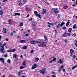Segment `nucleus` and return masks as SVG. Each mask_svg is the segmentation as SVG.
<instances>
[{"instance_id": "nucleus-5", "label": "nucleus", "mask_w": 77, "mask_h": 77, "mask_svg": "<svg viewBox=\"0 0 77 77\" xmlns=\"http://www.w3.org/2000/svg\"><path fill=\"white\" fill-rule=\"evenodd\" d=\"M42 12L43 14H46L47 13V10H46V9H44L42 10Z\"/></svg>"}, {"instance_id": "nucleus-34", "label": "nucleus", "mask_w": 77, "mask_h": 77, "mask_svg": "<svg viewBox=\"0 0 77 77\" xmlns=\"http://www.w3.org/2000/svg\"><path fill=\"white\" fill-rule=\"evenodd\" d=\"M9 23H8V24H10L11 23V20H8Z\"/></svg>"}, {"instance_id": "nucleus-60", "label": "nucleus", "mask_w": 77, "mask_h": 77, "mask_svg": "<svg viewBox=\"0 0 77 77\" xmlns=\"http://www.w3.org/2000/svg\"><path fill=\"white\" fill-rule=\"evenodd\" d=\"M29 21H32V18H31V19H29Z\"/></svg>"}, {"instance_id": "nucleus-22", "label": "nucleus", "mask_w": 77, "mask_h": 77, "mask_svg": "<svg viewBox=\"0 0 77 77\" xmlns=\"http://www.w3.org/2000/svg\"><path fill=\"white\" fill-rule=\"evenodd\" d=\"M34 14L36 16H38V12L36 11H34Z\"/></svg>"}, {"instance_id": "nucleus-46", "label": "nucleus", "mask_w": 77, "mask_h": 77, "mask_svg": "<svg viewBox=\"0 0 77 77\" xmlns=\"http://www.w3.org/2000/svg\"><path fill=\"white\" fill-rule=\"evenodd\" d=\"M52 73L53 74H56V73L53 71H52Z\"/></svg>"}, {"instance_id": "nucleus-27", "label": "nucleus", "mask_w": 77, "mask_h": 77, "mask_svg": "<svg viewBox=\"0 0 77 77\" xmlns=\"http://www.w3.org/2000/svg\"><path fill=\"white\" fill-rule=\"evenodd\" d=\"M39 60V59L38 57H36L35 58V62H38Z\"/></svg>"}, {"instance_id": "nucleus-42", "label": "nucleus", "mask_w": 77, "mask_h": 77, "mask_svg": "<svg viewBox=\"0 0 77 77\" xmlns=\"http://www.w3.org/2000/svg\"><path fill=\"white\" fill-rule=\"evenodd\" d=\"M4 57H8V54H6L4 55Z\"/></svg>"}, {"instance_id": "nucleus-16", "label": "nucleus", "mask_w": 77, "mask_h": 77, "mask_svg": "<svg viewBox=\"0 0 77 77\" xmlns=\"http://www.w3.org/2000/svg\"><path fill=\"white\" fill-rule=\"evenodd\" d=\"M36 42H38V43H41V41L39 39H38L36 41H35Z\"/></svg>"}, {"instance_id": "nucleus-48", "label": "nucleus", "mask_w": 77, "mask_h": 77, "mask_svg": "<svg viewBox=\"0 0 77 77\" xmlns=\"http://www.w3.org/2000/svg\"><path fill=\"white\" fill-rule=\"evenodd\" d=\"M6 45V43H4L3 44V46H2V47H4V46H5V45Z\"/></svg>"}, {"instance_id": "nucleus-15", "label": "nucleus", "mask_w": 77, "mask_h": 77, "mask_svg": "<svg viewBox=\"0 0 77 77\" xmlns=\"http://www.w3.org/2000/svg\"><path fill=\"white\" fill-rule=\"evenodd\" d=\"M27 46H24L22 47V49H24V50H26V49H27Z\"/></svg>"}, {"instance_id": "nucleus-51", "label": "nucleus", "mask_w": 77, "mask_h": 77, "mask_svg": "<svg viewBox=\"0 0 77 77\" xmlns=\"http://www.w3.org/2000/svg\"><path fill=\"white\" fill-rule=\"evenodd\" d=\"M38 47H42V44L38 45Z\"/></svg>"}, {"instance_id": "nucleus-55", "label": "nucleus", "mask_w": 77, "mask_h": 77, "mask_svg": "<svg viewBox=\"0 0 77 77\" xmlns=\"http://www.w3.org/2000/svg\"><path fill=\"white\" fill-rule=\"evenodd\" d=\"M62 69V68H60L58 70V71L60 72V70H61V69Z\"/></svg>"}, {"instance_id": "nucleus-4", "label": "nucleus", "mask_w": 77, "mask_h": 77, "mask_svg": "<svg viewBox=\"0 0 77 77\" xmlns=\"http://www.w3.org/2000/svg\"><path fill=\"white\" fill-rule=\"evenodd\" d=\"M62 62L63 61H62V59H60L57 62V63H60L61 64L62 63Z\"/></svg>"}, {"instance_id": "nucleus-25", "label": "nucleus", "mask_w": 77, "mask_h": 77, "mask_svg": "<svg viewBox=\"0 0 77 77\" xmlns=\"http://www.w3.org/2000/svg\"><path fill=\"white\" fill-rule=\"evenodd\" d=\"M71 30H72V28H70L68 29L69 32H71Z\"/></svg>"}, {"instance_id": "nucleus-59", "label": "nucleus", "mask_w": 77, "mask_h": 77, "mask_svg": "<svg viewBox=\"0 0 77 77\" xmlns=\"http://www.w3.org/2000/svg\"><path fill=\"white\" fill-rule=\"evenodd\" d=\"M37 65V64H35L34 65V66H36Z\"/></svg>"}, {"instance_id": "nucleus-24", "label": "nucleus", "mask_w": 77, "mask_h": 77, "mask_svg": "<svg viewBox=\"0 0 77 77\" xmlns=\"http://www.w3.org/2000/svg\"><path fill=\"white\" fill-rule=\"evenodd\" d=\"M20 26H21V27H22V26H23V22H20Z\"/></svg>"}, {"instance_id": "nucleus-31", "label": "nucleus", "mask_w": 77, "mask_h": 77, "mask_svg": "<svg viewBox=\"0 0 77 77\" xmlns=\"http://www.w3.org/2000/svg\"><path fill=\"white\" fill-rule=\"evenodd\" d=\"M42 47H45L46 46V44L45 43L43 44H42Z\"/></svg>"}, {"instance_id": "nucleus-30", "label": "nucleus", "mask_w": 77, "mask_h": 77, "mask_svg": "<svg viewBox=\"0 0 77 77\" xmlns=\"http://www.w3.org/2000/svg\"><path fill=\"white\" fill-rule=\"evenodd\" d=\"M60 24H59L58 25H57V29H59V27H60Z\"/></svg>"}, {"instance_id": "nucleus-13", "label": "nucleus", "mask_w": 77, "mask_h": 77, "mask_svg": "<svg viewBox=\"0 0 77 77\" xmlns=\"http://www.w3.org/2000/svg\"><path fill=\"white\" fill-rule=\"evenodd\" d=\"M66 35V37L67 36H69V35H71V33H68L67 34H65Z\"/></svg>"}, {"instance_id": "nucleus-12", "label": "nucleus", "mask_w": 77, "mask_h": 77, "mask_svg": "<svg viewBox=\"0 0 77 77\" xmlns=\"http://www.w3.org/2000/svg\"><path fill=\"white\" fill-rule=\"evenodd\" d=\"M3 29L4 30L2 31L3 33H6L7 30H6L5 28H4Z\"/></svg>"}, {"instance_id": "nucleus-17", "label": "nucleus", "mask_w": 77, "mask_h": 77, "mask_svg": "<svg viewBox=\"0 0 77 77\" xmlns=\"http://www.w3.org/2000/svg\"><path fill=\"white\" fill-rule=\"evenodd\" d=\"M31 44H36V41H32L30 42Z\"/></svg>"}, {"instance_id": "nucleus-62", "label": "nucleus", "mask_w": 77, "mask_h": 77, "mask_svg": "<svg viewBox=\"0 0 77 77\" xmlns=\"http://www.w3.org/2000/svg\"><path fill=\"white\" fill-rule=\"evenodd\" d=\"M64 66H63L62 65V66H61V68H62H62H63Z\"/></svg>"}, {"instance_id": "nucleus-53", "label": "nucleus", "mask_w": 77, "mask_h": 77, "mask_svg": "<svg viewBox=\"0 0 77 77\" xmlns=\"http://www.w3.org/2000/svg\"><path fill=\"white\" fill-rule=\"evenodd\" d=\"M63 72H65V69H63Z\"/></svg>"}, {"instance_id": "nucleus-36", "label": "nucleus", "mask_w": 77, "mask_h": 77, "mask_svg": "<svg viewBox=\"0 0 77 77\" xmlns=\"http://www.w3.org/2000/svg\"><path fill=\"white\" fill-rule=\"evenodd\" d=\"M56 58H55L52 60L53 61H56Z\"/></svg>"}, {"instance_id": "nucleus-52", "label": "nucleus", "mask_w": 77, "mask_h": 77, "mask_svg": "<svg viewBox=\"0 0 77 77\" xmlns=\"http://www.w3.org/2000/svg\"><path fill=\"white\" fill-rule=\"evenodd\" d=\"M48 24H51V25H52V26H54V24L53 23H48Z\"/></svg>"}, {"instance_id": "nucleus-49", "label": "nucleus", "mask_w": 77, "mask_h": 77, "mask_svg": "<svg viewBox=\"0 0 77 77\" xmlns=\"http://www.w3.org/2000/svg\"><path fill=\"white\" fill-rule=\"evenodd\" d=\"M60 15L58 14V18H60Z\"/></svg>"}, {"instance_id": "nucleus-21", "label": "nucleus", "mask_w": 77, "mask_h": 77, "mask_svg": "<svg viewBox=\"0 0 77 77\" xmlns=\"http://www.w3.org/2000/svg\"><path fill=\"white\" fill-rule=\"evenodd\" d=\"M3 11L2 10H0V14L1 15H3Z\"/></svg>"}, {"instance_id": "nucleus-47", "label": "nucleus", "mask_w": 77, "mask_h": 77, "mask_svg": "<svg viewBox=\"0 0 77 77\" xmlns=\"http://www.w3.org/2000/svg\"><path fill=\"white\" fill-rule=\"evenodd\" d=\"M63 30H65V29H66V27L65 26H64L63 27Z\"/></svg>"}, {"instance_id": "nucleus-56", "label": "nucleus", "mask_w": 77, "mask_h": 77, "mask_svg": "<svg viewBox=\"0 0 77 77\" xmlns=\"http://www.w3.org/2000/svg\"><path fill=\"white\" fill-rule=\"evenodd\" d=\"M13 32L11 33L10 36H12L13 35Z\"/></svg>"}, {"instance_id": "nucleus-61", "label": "nucleus", "mask_w": 77, "mask_h": 77, "mask_svg": "<svg viewBox=\"0 0 77 77\" xmlns=\"http://www.w3.org/2000/svg\"><path fill=\"white\" fill-rule=\"evenodd\" d=\"M41 43L42 44H43V43H44V41L41 42Z\"/></svg>"}, {"instance_id": "nucleus-1", "label": "nucleus", "mask_w": 77, "mask_h": 77, "mask_svg": "<svg viewBox=\"0 0 77 77\" xmlns=\"http://www.w3.org/2000/svg\"><path fill=\"white\" fill-rule=\"evenodd\" d=\"M39 72L42 73L43 75L45 74V69H42L38 71Z\"/></svg>"}, {"instance_id": "nucleus-20", "label": "nucleus", "mask_w": 77, "mask_h": 77, "mask_svg": "<svg viewBox=\"0 0 77 77\" xmlns=\"http://www.w3.org/2000/svg\"><path fill=\"white\" fill-rule=\"evenodd\" d=\"M64 24H65V23L62 22L60 25V27H62V26H63Z\"/></svg>"}, {"instance_id": "nucleus-28", "label": "nucleus", "mask_w": 77, "mask_h": 77, "mask_svg": "<svg viewBox=\"0 0 77 77\" xmlns=\"http://www.w3.org/2000/svg\"><path fill=\"white\" fill-rule=\"evenodd\" d=\"M36 68V66H32L31 69H34L35 68Z\"/></svg>"}, {"instance_id": "nucleus-11", "label": "nucleus", "mask_w": 77, "mask_h": 77, "mask_svg": "<svg viewBox=\"0 0 77 77\" xmlns=\"http://www.w3.org/2000/svg\"><path fill=\"white\" fill-rule=\"evenodd\" d=\"M0 60L2 62L4 63V58H0Z\"/></svg>"}, {"instance_id": "nucleus-57", "label": "nucleus", "mask_w": 77, "mask_h": 77, "mask_svg": "<svg viewBox=\"0 0 77 77\" xmlns=\"http://www.w3.org/2000/svg\"><path fill=\"white\" fill-rule=\"evenodd\" d=\"M33 52H34V50H32L31 51H30V53H33Z\"/></svg>"}, {"instance_id": "nucleus-32", "label": "nucleus", "mask_w": 77, "mask_h": 77, "mask_svg": "<svg viewBox=\"0 0 77 77\" xmlns=\"http://www.w3.org/2000/svg\"><path fill=\"white\" fill-rule=\"evenodd\" d=\"M37 16L39 17V18H40V19H41L42 17H41V14H38Z\"/></svg>"}, {"instance_id": "nucleus-2", "label": "nucleus", "mask_w": 77, "mask_h": 77, "mask_svg": "<svg viewBox=\"0 0 77 77\" xmlns=\"http://www.w3.org/2000/svg\"><path fill=\"white\" fill-rule=\"evenodd\" d=\"M4 49V47L2 46V47L0 49V52L2 53H5V51H3Z\"/></svg>"}, {"instance_id": "nucleus-43", "label": "nucleus", "mask_w": 77, "mask_h": 77, "mask_svg": "<svg viewBox=\"0 0 77 77\" xmlns=\"http://www.w3.org/2000/svg\"><path fill=\"white\" fill-rule=\"evenodd\" d=\"M46 2H47V1H45V3H46L47 5H49V3H48Z\"/></svg>"}, {"instance_id": "nucleus-18", "label": "nucleus", "mask_w": 77, "mask_h": 77, "mask_svg": "<svg viewBox=\"0 0 77 77\" xmlns=\"http://www.w3.org/2000/svg\"><path fill=\"white\" fill-rule=\"evenodd\" d=\"M74 50L72 49L70 51V53H74Z\"/></svg>"}, {"instance_id": "nucleus-50", "label": "nucleus", "mask_w": 77, "mask_h": 77, "mask_svg": "<svg viewBox=\"0 0 77 77\" xmlns=\"http://www.w3.org/2000/svg\"><path fill=\"white\" fill-rule=\"evenodd\" d=\"M51 77H56V75H52L51 76Z\"/></svg>"}, {"instance_id": "nucleus-64", "label": "nucleus", "mask_w": 77, "mask_h": 77, "mask_svg": "<svg viewBox=\"0 0 77 77\" xmlns=\"http://www.w3.org/2000/svg\"><path fill=\"white\" fill-rule=\"evenodd\" d=\"M2 77H5V75H3L2 76Z\"/></svg>"}, {"instance_id": "nucleus-7", "label": "nucleus", "mask_w": 77, "mask_h": 77, "mask_svg": "<svg viewBox=\"0 0 77 77\" xmlns=\"http://www.w3.org/2000/svg\"><path fill=\"white\" fill-rule=\"evenodd\" d=\"M22 72L23 71L22 70H20L18 72V76L20 75L21 74V73H22Z\"/></svg>"}, {"instance_id": "nucleus-41", "label": "nucleus", "mask_w": 77, "mask_h": 77, "mask_svg": "<svg viewBox=\"0 0 77 77\" xmlns=\"http://www.w3.org/2000/svg\"><path fill=\"white\" fill-rule=\"evenodd\" d=\"M45 39V41H47V37H46V36H44Z\"/></svg>"}, {"instance_id": "nucleus-40", "label": "nucleus", "mask_w": 77, "mask_h": 77, "mask_svg": "<svg viewBox=\"0 0 77 77\" xmlns=\"http://www.w3.org/2000/svg\"><path fill=\"white\" fill-rule=\"evenodd\" d=\"M24 68V67L23 66H21L20 67V69H23V68Z\"/></svg>"}, {"instance_id": "nucleus-37", "label": "nucleus", "mask_w": 77, "mask_h": 77, "mask_svg": "<svg viewBox=\"0 0 77 77\" xmlns=\"http://www.w3.org/2000/svg\"><path fill=\"white\" fill-rule=\"evenodd\" d=\"M62 37H66L65 34H63L62 35Z\"/></svg>"}, {"instance_id": "nucleus-8", "label": "nucleus", "mask_w": 77, "mask_h": 77, "mask_svg": "<svg viewBox=\"0 0 77 77\" xmlns=\"http://www.w3.org/2000/svg\"><path fill=\"white\" fill-rule=\"evenodd\" d=\"M26 41L25 40H22L20 41V42L21 43H24V42H26Z\"/></svg>"}, {"instance_id": "nucleus-29", "label": "nucleus", "mask_w": 77, "mask_h": 77, "mask_svg": "<svg viewBox=\"0 0 77 77\" xmlns=\"http://www.w3.org/2000/svg\"><path fill=\"white\" fill-rule=\"evenodd\" d=\"M23 65L24 66H26V61H24L23 63Z\"/></svg>"}, {"instance_id": "nucleus-54", "label": "nucleus", "mask_w": 77, "mask_h": 77, "mask_svg": "<svg viewBox=\"0 0 77 77\" xmlns=\"http://www.w3.org/2000/svg\"><path fill=\"white\" fill-rule=\"evenodd\" d=\"M19 5H20V6H21V5H22V3H21V2H20L19 3Z\"/></svg>"}, {"instance_id": "nucleus-6", "label": "nucleus", "mask_w": 77, "mask_h": 77, "mask_svg": "<svg viewBox=\"0 0 77 77\" xmlns=\"http://www.w3.org/2000/svg\"><path fill=\"white\" fill-rule=\"evenodd\" d=\"M54 12L55 14H57L58 13V10H57V9H54Z\"/></svg>"}, {"instance_id": "nucleus-35", "label": "nucleus", "mask_w": 77, "mask_h": 77, "mask_svg": "<svg viewBox=\"0 0 77 77\" xmlns=\"http://www.w3.org/2000/svg\"><path fill=\"white\" fill-rule=\"evenodd\" d=\"M7 62H8L9 63H11V60H7Z\"/></svg>"}, {"instance_id": "nucleus-26", "label": "nucleus", "mask_w": 77, "mask_h": 77, "mask_svg": "<svg viewBox=\"0 0 77 77\" xmlns=\"http://www.w3.org/2000/svg\"><path fill=\"white\" fill-rule=\"evenodd\" d=\"M77 67V65H76V66H73V67L72 68V70L73 69H74V68H75V67Z\"/></svg>"}, {"instance_id": "nucleus-44", "label": "nucleus", "mask_w": 77, "mask_h": 77, "mask_svg": "<svg viewBox=\"0 0 77 77\" xmlns=\"http://www.w3.org/2000/svg\"><path fill=\"white\" fill-rule=\"evenodd\" d=\"M29 36V34L27 33L25 35V36L27 37Z\"/></svg>"}, {"instance_id": "nucleus-63", "label": "nucleus", "mask_w": 77, "mask_h": 77, "mask_svg": "<svg viewBox=\"0 0 77 77\" xmlns=\"http://www.w3.org/2000/svg\"><path fill=\"white\" fill-rule=\"evenodd\" d=\"M73 57L74 58H76V57H75V55H73Z\"/></svg>"}, {"instance_id": "nucleus-14", "label": "nucleus", "mask_w": 77, "mask_h": 77, "mask_svg": "<svg viewBox=\"0 0 77 77\" xmlns=\"http://www.w3.org/2000/svg\"><path fill=\"white\" fill-rule=\"evenodd\" d=\"M70 21V20H69L66 23V26H68L69 25V24Z\"/></svg>"}, {"instance_id": "nucleus-9", "label": "nucleus", "mask_w": 77, "mask_h": 77, "mask_svg": "<svg viewBox=\"0 0 77 77\" xmlns=\"http://www.w3.org/2000/svg\"><path fill=\"white\" fill-rule=\"evenodd\" d=\"M13 58H14V59H15V58H16V57H17V55L16 54H13Z\"/></svg>"}, {"instance_id": "nucleus-33", "label": "nucleus", "mask_w": 77, "mask_h": 77, "mask_svg": "<svg viewBox=\"0 0 77 77\" xmlns=\"http://www.w3.org/2000/svg\"><path fill=\"white\" fill-rule=\"evenodd\" d=\"M26 11H29V8L28 7H26Z\"/></svg>"}, {"instance_id": "nucleus-58", "label": "nucleus", "mask_w": 77, "mask_h": 77, "mask_svg": "<svg viewBox=\"0 0 77 77\" xmlns=\"http://www.w3.org/2000/svg\"><path fill=\"white\" fill-rule=\"evenodd\" d=\"M5 40L6 41H9V39H8V38H6Z\"/></svg>"}, {"instance_id": "nucleus-10", "label": "nucleus", "mask_w": 77, "mask_h": 77, "mask_svg": "<svg viewBox=\"0 0 77 77\" xmlns=\"http://www.w3.org/2000/svg\"><path fill=\"white\" fill-rule=\"evenodd\" d=\"M31 25L32 26H35L36 25V23L35 22H33L32 23Z\"/></svg>"}, {"instance_id": "nucleus-45", "label": "nucleus", "mask_w": 77, "mask_h": 77, "mask_svg": "<svg viewBox=\"0 0 77 77\" xmlns=\"http://www.w3.org/2000/svg\"><path fill=\"white\" fill-rule=\"evenodd\" d=\"M53 61L52 60L50 61L49 62L50 63H51L52 62H53Z\"/></svg>"}, {"instance_id": "nucleus-19", "label": "nucleus", "mask_w": 77, "mask_h": 77, "mask_svg": "<svg viewBox=\"0 0 77 77\" xmlns=\"http://www.w3.org/2000/svg\"><path fill=\"white\" fill-rule=\"evenodd\" d=\"M20 13H16L14 15V16H15L16 15H18L19 16V15H20Z\"/></svg>"}, {"instance_id": "nucleus-3", "label": "nucleus", "mask_w": 77, "mask_h": 77, "mask_svg": "<svg viewBox=\"0 0 77 77\" xmlns=\"http://www.w3.org/2000/svg\"><path fill=\"white\" fill-rule=\"evenodd\" d=\"M15 49L12 50H8L7 51V52L9 53H11V52H14V51H15Z\"/></svg>"}, {"instance_id": "nucleus-23", "label": "nucleus", "mask_w": 77, "mask_h": 77, "mask_svg": "<svg viewBox=\"0 0 77 77\" xmlns=\"http://www.w3.org/2000/svg\"><path fill=\"white\" fill-rule=\"evenodd\" d=\"M73 29H77V27H76V24H75L73 26Z\"/></svg>"}, {"instance_id": "nucleus-38", "label": "nucleus", "mask_w": 77, "mask_h": 77, "mask_svg": "<svg viewBox=\"0 0 77 77\" xmlns=\"http://www.w3.org/2000/svg\"><path fill=\"white\" fill-rule=\"evenodd\" d=\"M72 36H74V37H75V36H76V34L75 33H74V34H73Z\"/></svg>"}, {"instance_id": "nucleus-39", "label": "nucleus", "mask_w": 77, "mask_h": 77, "mask_svg": "<svg viewBox=\"0 0 77 77\" xmlns=\"http://www.w3.org/2000/svg\"><path fill=\"white\" fill-rule=\"evenodd\" d=\"M68 8L67 6H65L63 7V9H67Z\"/></svg>"}]
</instances>
